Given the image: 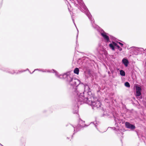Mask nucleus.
Returning <instances> with one entry per match:
<instances>
[{"mask_svg": "<svg viewBox=\"0 0 146 146\" xmlns=\"http://www.w3.org/2000/svg\"><path fill=\"white\" fill-rule=\"evenodd\" d=\"M81 96H79L78 98V106L81 105L84 103H86L91 106L93 109L100 108L101 105L100 101L96 98L91 96H88L87 98H85L83 96V93H81Z\"/></svg>", "mask_w": 146, "mask_h": 146, "instance_id": "2", "label": "nucleus"}, {"mask_svg": "<svg viewBox=\"0 0 146 146\" xmlns=\"http://www.w3.org/2000/svg\"><path fill=\"white\" fill-rule=\"evenodd\" d=\"M118 43L121 46H122L123 45V44H122V43L120 42H118Z\"/></svg>", "mask_w": 146, "mask_h": 146, "instance_id": "23", "label": "nucleus"}, {"mask_svg": "<svg viewBox=\"0 0 146 146\" xmlns=\"http://www.w3.org/2000/svg\"><path fill=\"white\" fill-rule=\"evenodd\" d=\"M122 62L124 64L125 66H127L128 64H129V61L127 59L125 58H124L122 60Z\"/></svg>", "mask_w": 146, "mask_h": 146, "instance_id": "11", "label": "nucleus"}, {"mask_svg": "<svg viewBox=\"0 0 146 146\" xmlns=\"http://www.w3.org/2000/svg\"><path fill=\"white\" fill-rule=\"evenodd\" d=\"M125 85L127 87H129L130 86L129 84L127 82H126L125 83Z\"/></svg>", "mask_w": 146, "mask_h": 146, "instance_id": "17", "label": "nucleus"}, {"mask_svg": "<svg viewBox=\"0 0 146 146\" xmlns=\"http://www.w3.org/2000/svg\"><path fill=\"white\" fill-rule=\"evenodd\" d=\"M79 70L78 68H75L74 70V72L75 74H79Z\"/></svg>", "mask_w": 146, "mask_h": 146, "instance_id": "14", "label": "nucleus"}, {"mask_svg": "<svg viewBox=\"0 0 146 146\" xmlns=\"http://www.w3.org/2000/svg\"><path fill=\"white\" fill-rule=\"evenodd\" d=\"M109 128H111V129H113V130H115V129H116V128L115 127H109L108 128V129H109Z\"/></svg>", "mask_w": 146, "mask_h": 146, "instance_id": "22", "label": "nucleus"}, {"mask_svg": "<svg viewBox=\"0 0 146 146\" xmlns=\"http://www.w3.org/2000/svg\"><path fill=\"white\" fill-rule=\"evenodd\" d=\"M85 125L84 122L80 119L79 124L77 126L74 127L71 125H70L69 126L71 128L74 130V133H75L80 130L82 128L84 127Z\"/></svg>", "mask_w": 146, "mask_h": 146, "instance_id": "5", "label": "nucleus"}, {"mask_svg": "<svg viewBox=\"0 0 146 146\" xmlns=\"http://www.w3.org/2000/svg\"><path fill=\"white\" fill-rule=\"evenodd\" d=\"M73 112L74 113H76L78 112V110L77 107H76V109L75 110H74L73 111Z\"/></svg>", "mask_w": 146, "mask_h": 146, "instance_id": "18", "label": "nucleus"}, {"mask_svg": "<svg viewBox=\"0 0 146 146\" xmlns=\"http://www.w3.org/2000/svg\"><path fill=\"white\" fill-rule=\"evenodd\" d=\"M94 22H93L92 23L91 22V23L92 24V27L95 29H97V30H98L99 29H100L99 31L101 35L103 38L104 40L107 42H110L109 40V38L108 36V34L105 32L103 30L100 29L99 26L96 25H95L94 26L93 23H94Z\"/></svg>", "mask_w": 146, "mask_h": 146, "instance_id": "4", "label": "nucleus"}, {"mask_svg": "<svg viewBox=\"0 0 146 146\" xmlns=\"http://www.w3.org/2000/svg\"><path fill=\"white\" fill-rule=\"evenodd\" d=\"M1 144L0 143V145H1Z\"/></svg>", "mask_w": 146, "mask_h": 146, "instance_id": "28", "label": "nucleus"}, {"mask_svg": "<svg viewBox=\"0 0 146 146\" xmlns=\"http://www.w3.org/2000/svg\"><path fill=\"white\" fill-rule=\"evenodd\" d=\"M137 98H139V99H141L142 98V97L141 96H137Z\"/></svg>", "mask_w": 146, "mask_h": 146, "instance_id": "24", "label": "nucleus"}, {"mask_svg": "<svg viewBox=\"0 0 146 146\" xmlns=\"http://www.w3.org/2000/svg\"><path fill=\"white\" fill-rule=\"evenodd\" d=\"M99 124V122H92L91 123H90L91 124H93L94 125V126L98 130L97 127V126Z\"/></svg>", "mask_w": 146, "mask_h": 146, "instance_id": "12", "label": "nucleus"}, {"mask_svg": "<svg viewBox=\"0 0 146 146\" xmlns=\"http://www.w3.org/2000/svg\"><path fill=\"white\" fill-rule=\"evenodd\" d=\"M141 89L139 87H137L136 88V96H139L141 95Z\"/></svg>", "mask_w": 146, "mask_h": 146, "instance_id": "10", "label": "nucleus"}, {"mask_svg": "<svg viewBox=\"0 0 146 146\" xmlns=\"http://www.w3.org/2000/svg\"><path fill=\"white\" fill-rule=\"evenodd\" d=\"M109 46L113 50H114L115 48L112 43L109 44Z\"/></svg>", "mask_w": 146, "mask_h": 146, "instance_id": "16", "label": "nucleus"}, {"mask_svg": "<svg viewBox=\"0 0 146 146\" xmlns=\"http://www.w3.org/2000/svg\"><path fill=\"white\" fill-rule=\"evenodd\" d=\"M117 47L118 48V49L120 51H121L122 50V49L121 48L119 45H118V46H117Z\"/></svg>", "mask_w": 146, "mask_h": 146, "instance_id": "20", "label": "nucleus"}, {"mask_svg": "<svg viewBox=\"0 0 146 146\" xmlns=\"http://www.w3.org/2000/svg\"><path fill=\"white\" fill-rule=\"evenodd\" d=\"M84 91L88 92L89 91V88L88 86L87 85H84Z\"/></svg>", "mask_w": 146, "mask_h": 146, "instance_id": "13", "label": "nucleus"}, {"mask_svg": "<svg viewBox=\"0 0 146 146\" xmlns=\"http://www.w3.org/2000/svg\"><path fill=\"white\" fill-rule=\"evenodd\" d=\"M57 77L61 79H65L67 82L71 86L73 87V93L76 99V101L77 102L78 97L79 96H80L81 97V93H83V95H84V92H79L77 90L78 86L80 84V80L74 78H73L72 76L69 75L67 73L60 75L58 74Z\"/></svg>", "mask_w": 146, "mask_h": 146, "instance_id": "1", "label": "nucleus"}, {"mask_svg": "<svg viewBox=\"0 0 146 146\" xmlns=\"http://www.w3.org/2000/svg\"><path fill=\"white\" fill-rule=\"evenodd\" d=\"M5 71H6V72H9V73L12 74H17L19 73H21L25 71V70L24 71H20V70H11L9 71L7 69L6 70H5Z\"/></svg>", "mask_w": 146, "mask_h": 146, "instance_id": "7", "label": "nucleus"}, {"mask_svg": "<svg viewBox=\"0 0 146 146\" xmlns=\"http://www.w3.org/2000/svg\"><path fill=\"white\" fill-rule=\"evenodd\" d=\"M125 124L126 127L127 128L133 129L135 128V125L130 124L129 122H126L125 123Z\"/></svg>", "mask_w": 146, "mask_h": 146, "instance_id": "8", "label": "nucleus"}, {"mask_svg": "<svg viewBox=\"0 0 146 146\" xmlns=\"http://www.w3.org/2000/svg\"><path fill=\"white\" fill-rule=\"evenodd\" d=\"M72 20H73V23H74V24L75 25V26L76 27V25H75V23H74V19H72Z\"/></svg>", "mask_w": 146, "mask_h": 146, "instance_id": "25", "label": "nucleus"}, {"mask_svg": "<svg viewBox=\"0 0 146 146\" xmlns=\"http://www.w3.org/2000/svg\"><path fill=\"white\" fill-rule=\"evenodd\" d=\"M120 74L121 76H124L125 75V72L122 70L120 71Z\"/></svg>", "mask_w": 146, "mask_h": 146, "instance_id": "15", "label": "nucleus"}, {"mask_svg": "<svg viewBox=\"0 0 146 146\" xmlns=\"http://www.w3.org/2000/svg\"><path fill=\"white\" fill-rule=\"evenodd\" d=\"M67 139H69V138H68V137H67Z\"/></svg>", "mask_w": 146, "mask_h": 146, "instance_id": "27", "label": "nucleus"}, {"mask_svg": "<svg viewBox=\"0 0 146 146\" xmlns=\"http://www.w3.org/2000/svg\"><path fill=\"white\" fill-rule=\"evenodd\" d=\"M76 1L80 5V9L82 12L86 14L92 23L93 22H94V19L92 18L91 15L86 7L83 3L82 0H76Z\"/></svg>", "mask_w": 146, "mask_h": 146, "instance_id": "3", "label": "nucleus"}, {"mask_svg": "<svg viewBox=\"0 0 146 146\" xmlns=\"http://www.w3.org/2000/svg\"><path fill=\"white\" fill-rule=\"evenodd\" d=\"M131 49L133 51V53L135 55H137L139 52L138 48L135 47H132L131 48Z\"/></svg>", "mask_w": 146, "mask_h": 146, "instance_id": "9", "label": "nucleus"}, {"mask_svg": "<svg viewBox=\"0 0 146 146\" xmlns=\"http://www.w3.org/2000/svg\"><path fill=\"white\" fill-rule=\"evenodd\" d=\"M29 70L28 68H27V69L26 70Z\"/></svg>", "mask_w": 146, "mask_h": 146, "instance_id": "26", "label": "nucleus"}, {"mask_svg": "<svg viewBox=\"0 0 146 146\" xmlns=\"http://www.w3.org/2000/svg\"><path fill=\"white\" fill-rule=\"evenodd\" d=\"M39 70H40V69H35L34 70L33 72L32 73H31V72H30V73L31 74L32 73H33L34 72V71H35L36 70H38V71H39Z\"/></svg>", "mask_w": 146, "mask_h": 146, "instance_id": "21", "label": "nucleus"}, {"mask_svg": "<svg viewBox=\"0 0 146 146\" xmlns=\"http://www.w3.org/2000/svg\"><path fill=\"white\" fill-rule=\"evenodd\" d=\"M39 71H41L43 72H53L55 73V76H58V73L54 69H52L51 70H46V69H40V70H39Z\"/></svg>", "mask_w": 146, "mask_h": 146, "instance_id": "6", "label": "nucleus"}, {"mask_svg": "<svg viewBox=\"0 0 146 146\" xmlns=\"http://www.w3.org/2000/svg\"><path fill=\"white\" fill-rule=\"evenodd\" d=\"M1 144L0 143V145H1Z\"/></svg>", "mask_w": 146, "mask_h": 146, "instance_id": "29", "label": "nucleus"}, {"mask_svg": "<svg viewBox=\"0 0 146 146\" xmlns=\"http://www.w3.org/2000/svg\"><path fill=\"white\" fill-rule=\"evenodd\" d=\"M112 43L113 44L114 46H115L117 47V46H118V45L115 42H112Z\"/></svg>", "mask_w": 146, "mask_h": 146, "instance_id": "19", "label": "nucleus"}]
</instances>
